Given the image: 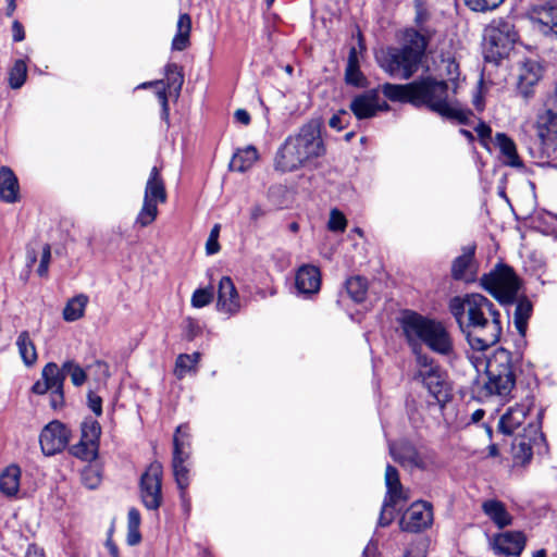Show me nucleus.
<instances>
[{"instance_id": "7ed1b4c3", "label": "nucleus", "mask_w": 557, "mask_h": 557, "mask_svg": "<svg viewBox=\"0 0 557 557\" xmlns=\"http://www.w3.org/2000/svg\"><path fill=\"white\" fill-rule=\"evenodd\" d=\"M321 129L322 122L312 119L288 135L275 152L274 170L281 173L296 172L323 157L326 148Z\"/></svg>"}, {"instance_id": "39448f33", "label": "nucleus", "mask_w": 557, "mask_h": 557, "mask_svg": "<svg viewBox=\"0 0 557 557\" xmlns=\"http://www.w3.org/2000/svg\"><path fill=\"white\" fill-rule=\"evenodd\" d=\"M486 374L487 381L482 387V394L506 399L516 384L511 352L505 348H497L486 360Z\"/></svg>"}, {"instance_id": "cd10ccee", "label": "nucleus", "mask_w": 557, "mask_h": 557, "mask_svg": "<svg viewBox=\"0 0 557 557\" xmlns=\"http://www.w3.org/2000/svg\"><path fill=\"white\" fill-rule=\"evenodd\" d=\"M475 246H467L462 249V253L457 257L451 265V275L455 280H468L471 274Z\"/></svg>"}, {"instance_id": "2eb2a0df", "label": "nucleus", "mask_w": 557, "mask_h": 557, "mask_svg": "<svg viewBox=\"0 0 557 557\" xmlns=\"http://www.w3.org/2000/svg\"><path fill=\"white\" fill-rule=\"evenodd\" d=\"M358 120L374 117L377 112L388 109V104L380 98L376 90H368L356 96L349 106Z\"/></svg>"}, {"instance_id": "e433bc0d", "label": "nucleus", "mask_w": 557, "mask_h": 557, "mask_svg": "<svg viewBox=\"0 0 557 557\" xmlns=\"http://www.w3.org/2000/svg\"><path fill=\"white\" fill-rule=\"evenodd\" d=\"M532 313V305L529 300L523 299L517 302L513 313V322L520 335H524L527 331L528 320Z\"/></svg>"}, {"instance_id": "37998d69", "label": "nucleus", "mask_w": 557, "mask_h": 557, "mask_svg": "<svg viewBox=\"0 0 557 557\" xmlns=\"http://www.w3.org/2000/svg\"><path fill=\"white\" fill-rule=\"evenodd\" d=\"M98 446L91 442L81 440L76 445L71 448L72 454L82 460H94L98 456Z\"/></svg>"}, {"instance_id": "9d476101", "label": "nucleus", "mask_w": 557, "mask_h": 557, "mask_svg": "<svg viewBox=\"0 0 557 557\" xmlns=\"http://www.w3.org/2000/svg\"><path fill=\"white\" fill-rule=\"evenodd\" d=\"M381 67L391 76L409 79L419 69L416 55L399 47H389L376 54Z\"/></svg>"}, {"instance_id": "13d9d810", "label": "nucleus", "mask_w": 557, "mask_h": 557, "mask_svg": "<svg viewBox=\"0 0 557 557\" xmlns=\"http://www.w3.org/2000/svg\"><path fill=\"white\" fill-rule=\"evenodd\" d=\"M474 131L476 132L481 140V144L484 147H487L488 140L491 139L492 135V128L490 127V125H487L485 122L480 121L478 125L474 127Z\"/></svg>"}, {"instance_id": "c9c22d12", "label": "nucleus", "mask_w": 557, "mask_h": 557, "mask_svg": "<svg viewBox=\"0 0 557 557\" xmlns=\"http://www.w3.org/2000/svg\"><path fill=\"white\" fill-rule=\"evenodd\" d=\"M191 437L189 426L181 424L176 428L173 436V456H190Z\"/></svg>"}, {"instance_id": "774afa93", "label": "nucleus", "mask_w": 557, "mask_h": 557, "mask_svg": "<svg viewBox=\"0 0 557 557\" xmlns=\"http://www.w3.org/2000/svg\"><path fill=\"white\" fill-rule=\"evenodd\" d=\"M362 557H379L377 544L373 540L364 547Z\"/></svg>"}, {"instance_id": "49530a36", "label": "nucleus", "mask_w": 557, "mask_h": 557, "mask_svg": "<svg viewBox=\"0 0 557 557\" xmlns=\"http://www.w3.org/2000/svg\"><path fill=\"white\" fill-rule=\"evenodd\" d=\"M466 7L479 13H485L488 11H494L499 8L505 0H463Z\"/></svg>"}, {"instance_id": "f03ea898", "label": "nucleus", "mask_w": 557, "mask_h": 557, "mask_svg": "<svg viewBox=\"0 0 557 557\" xmlns=\"http://www.w3.org/2000/svg\"><path fill=\"white\" fill-rule=\"evenodd\" d=\"M448 84L432 77H424L406 85L384 84L382 91L391 101L409 102L416 107L425 106L442 117L459 124H470L471 110L449 95Z\"/></svg>"}, {"instance_id": "1a4fd4ad", "label": "nucleus", "mask_w": 557, "mask_h": 557, "mask_svg": "<svg viewBox=\"0 0 557 557\" xmlns=\"http://www.w3.org/2000/svg\"><path fill=\"white\" fill-rule=\"evenodd\" d=\"M166 201V191L160 171L153 166L145 187L143 206L135 219V225L147 227L152 224L159 213L158 205Z\"/></svg>"}, {"instance_id": "393cba45", "label": "nucleus", "mask_w": 557, "mask_h": 557, "mask_svg": "<svg viewBox=\"0 0 557 557\" xmlns=\"http://www.w3.org/2000/svg\"><path fill=\"white\" fill-rule=\"evenodd\" d=\"M20 185L16 175L9 166L0 168V199L7 203L18 200Z\"/></svg>"}, {"instance_id": "680f3d73", "label": "nucleus", "mask_w": 557, "mask_h": 557, "mask_svg": "<svg viewBox=\"0 0 557 557\" xmlns=\"http://www.w3.org/2000/svg\"><path fill=\"white\" fill-rule=\"evenodd\" d=\"M141 522L140 512L136 508H131L127 513V528L139 529Z\"/></svg>"}, {"instance_id": "a211bd4d", "label": "nucleus", "mask_w": 557, "mask_h": 557, "mask_svg": "<svg viewBox=\"0 0 557 557\" xmlns=\"http://www.w3.org/2000/svg\"><path fill=\"white\" fill-rule=\"evenodd\" d=\"M240 297L228 276H223L219 282L216 309L228 315L236 314L240 310Z\"/></svg>"}, {"instance_id": "ea45409f", "label": "nucleus", "mask_w": 557, "mask_h": 557, "mask_svg": "<svg viewBox=\"0 0 557 557\" xmlns=\"http://www.w3.org/2000/svg\"><path fill=\"white\" fill-rule=\"evenodd\" d=\"M82 483L89 490L97 488L102 481V469L97 463L86 466L81 473Z\"/></svg>"}, {"instance_id": "2f4dec72", "label": "nucleus", "mask_w": 557, "mask_h": 557, "mask_svg": "<svg viewBox=\"0 0 557 557\" xmlns=\"http://www.w3.org/2000/svg\"><path fill=\"white\" fill-rule=\"evenodd\" d=\"M41 379L48 382L51 389H57L55 396L60 400L62 398V388L65 380L63 366L60 368L54 362L47 363L41 371Z\"/></svg>"}, {"instance_id": "aec40b11", "label": "nucleus", "mask_w": 557, "mask_h": 557, "mask_svg": "<svg viewBox=\"0 0 557 557\" xmlns=\"http://www.w3.org/2000/svg\"><path fill=\"white\" fill-rule=\"evenodd\" d=\"M529 411V404H519L508 408L499 420L498 430L506 435H512L516 432L520 433V431L523 433V424ZM525 428H528V424Z\"/></svg>"}, {"instance_id": "6e6d98bb", "label": "nucleus", "mask_w": 557, "mask_h": 557, "mask_svg": "<svg viewBox=\"0 0 557 557\" xmlns=\"http://www.w3.org/2000/svg\"><path fill=\"white\" fill-rule=\"evenodd\" d=\"M50 261H51V248L48 244H46L42 248L40 263L37 269V273L39 276H47Z\"/></svg>"}, {"instance_id": "f257e3e1", "label": "nucleus", "mask_w": 557, "mask_h": 557, "mask_svg": "<svg viewBox=\"0 0 557 557\" xmlns=\"http://www.w3.org/2000/svg\"><path fill=\"white\" fill-rule=\"evenodd\" d=\"M448 308L473 350L483 351L500 339V313L485 296L478 293L455 296Z\"/></svg>"}, {"instance_id": "e2e57ef3", "label": "nucleus", "mask_w": 557, "mask_h": 557, "mask_svg": "<svg viewBox=\"0 0 557 557\" xmlns=\"http://www.w3.org/2000/svg\"><path fill=\"white\" fill-rule=\"evenodd\" d=\"M388 508L389 507H385V503L383 502L381 515H380L379 522H377L380 527L389 525L394 519V512H393V510L388 511Z\"/></svg>"}, {"instance_id": "58836bf2", "label": "nucleus", "mask_w": 557, "mask_h": 557, "mask_svg": "<svg viewBox=\"0 0 557 557\" xmlns=\"http://www.w3.org/2000/svg\"><path fill=\"white\" fill-rule=\"evenodd\" d=\"M346 290L355 302H362L366 299L368 284L366 278L354 276L346 281Z\"/></svg>"}, {"instance_id": "6e6552de", "label": "nucleus", "mask_w": 557, "mask_h": 557, "mask_svg": "<svg viewBox=\"0 0 557 557\" xmlns=\"http://www.w3.org/2000/svg\"><path fill=\"white\" fill-rule=\"evenodd\" d=\"M414 379L423 384L428 392L438 401L449 398V386L445 373L430 355H419L416 360Z\"/></svg>"}, {"instance_id": "bf43d9fd", "label": "nucleus", "mask_w": 557, "mask_h": 557, "mask_svg": "<svg viewBox=\"0 0 557 557\" xmlns=\"http://www.w3.org/2000/svg\"><path fill=\"white\" fill-rule=\"evenodd\" d=\"M399 483L400 479L398 470L395 467L387 465L385 470L386 490H391V486L399 485Z\"/></svg>"}, {"instance_id": "5fc2aeb1", "label": "nucleus", "mask_w": 557, "mask_h": 557, "mask_svg": "<svg viewBox=\"0 0 557 557\" xmlns=\"http://www.w3.org/2000/svg\"><path fill=\"white\" fill-rule=\"evenodd\" d=\"M219 233H220V225L215 224L212 227L210 235L206 243V250H207L208 255H214L219 251V249H220V245L218 243Z\"/></svg>"}, {"instance_id": "603ef678", "label": "nucleus", "mask_w": 557, "mask_h": 557, "mask_svg": "<svg viewBox=\"0 0 557 557\" xmlns=\"http://www.w3.org/2000/svg\"><path fill=\"white\" fill-rule=\"evenodd\" d=\"M347 226V220L345 215L337 209H332L330 213V220L327 227L332 232H344Z\"/></svg>"}, {"instance_id": "473e14b6", "label": "nucleus", "mask_w": 557, "mask_h": 557, "mask_svg": "<svg viewBox=\"0 0 557 557\" xmlns=\"http://www.w3.org/2000/svg\"><path fill=\"white\" fill-rule=\"evenodd\" d=\"M176 28V35L172 40V49L183 51L189 44V34L191 29V20L187 13H183L178 16Z\"/></svg>"}, {"instance_id": "a19ab883", "label": "nucleus", "mask_w": 557, "mask_h": 557, "mask_svg": "<svg viewBox=\"0 0 557 557\" xmlns=\"http://www.w3.org/2000/svg\"><path fill=\"white\" fill-rule=\"evenodd\" d=\"M164 71L168 87L170 89H173L176 92V95H178L184 83L182 67L176 63H169L166 64Z\"/></svg>"}, {"instance_id": "f704fd0d", "label": "nucleus", "mask_w": 557, "mask_h": 557, "mask_svg": "<svg viewBox=\"0 0 557 557\" xmlns=\"http://www.w3.org/2000/svg\"><path fill=\"white\" fill-rule=\"evenodd\" d=\"M16 346L18 349V354L27 367H32L37 361V350L34 342L32 341L29 333L27 331H23L18 334L16 339Z\"/></svg>"}, {"instance_id": "3c124183", "label": "nucleus", "mask_w": 557, "mask_h": 557, "mask_svg": "<svg viewBox=\"0 0 557 557\" xmlns=\"http://www.w3.org/2000/svg\"><path fill=\"white\" fill-rule=\"evenodd\" d=\"M359 76L358 59L356 49L352 48L349 52L347 67H346V79L348 83L357 84Z\"/></svg>"}, {"instance_id": "72a5a7b5", "label": "nucleus", "mask_w": 557, "mask_h": 557, "mask_svg": "<svg viewBox=\"0 0 557 557\" xmlns=\"http://www.w3.org/2000/svg\"><path fill=\"white\" fill-rule=\"evenodd\" d=\"M88 301V296L85 294H79L69 299L63 309V319L66 322L79 320L85 313Z\"/></svg>"}, {"instance_id": "09e8293b", "label": "nucleus", "mask_w": 557, "mask_h": 557, "mask_svg": "<svg viewBox=\"0 0 557 557\" xmlns=\"http://www.w3.org/2000/svg\"><path fill=\"white\" fill-rule=\"evenodd\" d=\"M414 23L422 32L430 35V30L424 27L425 23L430 18V13L428 11L425 0H414Z\"/></svg>"}, {"instance_id": "5701e85b", "label": "nucleus", "mask_w": 557, "mask_h": 557, "mask_svg": "<svg viewBox=\"0 0 557 557\" xmlns=\"http://www.w3.org/2000/svg\"><path fill=\"white\" fill-rule=\"evenodd\" d=\"M189 457L173 456L172 457V469L176 485L180 490V498L186 510H189L190 500L187 494L189 486V469L185 465Z\"/></svg>"}, {"instance_id": "a18cd8bd", "label": "nucleus", "mask_w": 557, "mask_h": 557, "mask_svg": "<svg viewBox=\"0 0 557 557\" xmlns=\"http://www.w3.org/2000/svg\"><path fill=\"white\" fill-rule=\"evenodd\" d=\"M63 371H65V376H71V381L75 386H82L86 382L87 375L85 370L72 360L63 363Z\"/></svg>"}, {"instance_id": "b1692460", "label": "nucleus", "mask_w": 557, "mask_h": 557, "mask_svg": "<svg viewBox=\"0 0 557 557\" xmlns=\"http://www.w3.org/2000/svg\"><path fill=\"white\" fill-rule=\"evenodd\" d=\"M431 34L421 29L407 28L404 33V45L401 49H406L421 62L429 45Z\"/></svg>"}, {"instance_id": "ddd939ff", "label": "nucleus", "mask_w": 557, "mask_h": 557, "mask_svg": "<svg viewBox=\"0 0 557 557\" xmlns=\"http://www.w3.org/2000/svg\"><path fill=\"white\" fill-rule=\"evenodd\" d=\"M433 523V507L428 502L413 503L400 520V527L407 532H420Z\"/></svg>"}, {"instance_id": "c85d7f7f", "label": "nucleus", "mask_w": 557, "mask_h": 557, "mask_svg": "<svg viewBox=\"0 0 557 557\" xmlns=\"http://www.w3.org/2000/svg\"><path fill=\"white\" fill-rule=\"evenodd\" d=\"M21 469L10 465L0 474V491L8 497H14L20 491Z\"/></svg>"}, {"instance_id": "4c0bfd02", "label": "nucleus", "mask_w": 557, "mask_h": 557, "mask_svg": "<svg viewBox=\"0 0 557 557\" xmlns=\"http://www.w3.org/2000/svg\"><path fill=\"white\" fill-rule=\"evenodd\" d=\"M200 354L194 352L191 355L181 354L176 358L174 373L178 379H183L187 373L195 371L199 362Z\"/></svg>"}, {"instance_id": "79ce46f5", "label": "nucleus", "mask_w": 557, "mask_h": 557, "mask_svg": "<svg viewBox=\"0 0 557 557\" xmlns=\"http://www.w3.org/2000/svg\"><path fill=\"white\" fill-rule=\"evenodd\" d=\"M27 76V66L25 61L23 60H16L14 62V65L9 72V84L11 88L18 89L21 88Z\"/></svg>"}, {"instance_id": "c03bdc74", "label": "nucleus", "mask_w": 557, "mask_h": 557, "mask_svg": "<svg viewBox=\"0 0 557 557\" xmlns=\"http://www.w3.org/2000/svg\"><path fill=\"white\" fill-rule=\"evenodd\" d=\"M100 434L101 428L98 421L90 419L83 422L81 440L91 442V444L99 447Z\"/></svg>"}, {"instance_id": "0e129e2a", "label": "nucleus", "mask_w": 557, "mask_h": 557, "mask_svg": "<svg viewBox=\"0 0 557 557\" xmlns=\"http://www.w3.org/2000/svg\"><path fill=\"white\" fill-rule=\"evenodd\" d=\"M157 97L162 107V117L164 120H168L169 119V102H168V96H166V91H165L164 87L157 92Z\"/></svg>"}, {"instance_id": "7c9ffc66", "label": "nucleus", "mask_w": 557, "mask_h": 557, "mask_svg": "<svg viewBox=\"0 0 557 557\" xmlns=\"http://www.w3.org/2000/svg\"><path fill=\"white\" fill-rule=\"evenodd\" d=\"M495 141L504 157L505 164L512 168H518L522 165V162L520 161L519 156L517 153L516 144L511 138H509L504 133H497L495 136Z\"/></svg>"}, {"instance_id": "423d86ee", "label": "nucleus", "mask_w": 557, "mask_h": 557, "mask_svg": "<svg viewBox=\"0 0 557 557\" xmlns=\"http://www.w3.org/2000/svg\"><path fill=\"white\" fill-rule=\"evenodd\" d=\"M515 26L503 18L494 20L484 29L483 50L487 62L497 63L505 58L516 42Z\"/></svg>"}, {"instance_id": "0eeeda50", "label": "nucleus", "mask_w": 557, "mask_h": 557, "mask_svg": "<svg viewBox=\"0 0 557 557\" xmlns=\"http://www.w3.org/2000/svg\"><path fill=\"white\" fill-rule=\"evenodd\" d=\"M481 286L502 304H512L518 295L520 282L507 264L497 263L480 278Z\"/></svg>"}, {"instance_id": "052dcab7", "label": "nucleus", "mask_w": 557, "mask_h": 557, "mask_svg": "<svg viewBox=\"0 0 557 557\" xmlns=\"http://www.w3.org/2000/svg\"><path fill=\"white\" fill-rule=\"evenodd\" d=\"M88 407L96 416H101L102 413V399L100 396L96 395L92 392L88 393Z\"/></svg>"}, {"instance_id": "f8f14e48", "label": "nucleus", "mask_w": 557, "mask_h": 557, "mask_svg": "<svg viewBox=\"0 0 557 557\" xmlns=\"http://www.w3.org/2000/svg\"><path fill=\"white\" fill-rule=\"evenodd\" d=\"M70 441V431L58 421H51L41 431L39 443L46 456H52L62 451Z\"/></svg>"}, {"instance_id": "4be33fe9", "label": "nucleus", "mask_w": 557, "mask_h": 557, "mask_svg": "<svg viewBox=\"0 0 557 557\" xmlns=\"http://www.w3.org/2000/svg\"><path fill=\"white\" fill-rule=\"evenodd\" d=\"M536 132L542 145L550 146L557 144V111L548 108L539 114L536 120Z\"/></svg>"}, {"instance_id": "412c9836", "label": "nucleus", "mask_w": 557, "mask_h": 557, "mask_svg": "<svg viewBox=\"0 0 557 557\" xmlns=\"http://www.w3.org/2000/svg\"><path fill=\"white\" fill-rule=\"evenodd\" d=\"M295 286L297 292L304 296L317 294L321 286L319 268L311 264L301 265L296 273Z\"/></svg>"}, {"instance_id": "8fccbe9b", "label": "nucleus", "mask_w": 557, "mask_h": 557, "mask_svg": "<svg viewBox=\"0 0 557 557\" xmlns=\"http://www.w3.org/2000/svg\"><path fill=\"white\" fill-rule=\"evenodd\" d=\"M408 496L401 485L391 486V490H387L386 496L384 498L385 507H395L398 502L407 500Z\"/></svg>"}, {"instance_id": "864d4df0", "label": "nucleus", "mask_w": 557, "mask_h": 557, "mask_svg": "<svg viewBox=\"0 0 557 557\" xmlns=\"http://www.w3.org/2000/svg\"><path fill=\"white\" fill-rule=\"evenodd\" d=\"M349 113L346 110H339L330 119V126L336 131H343L349 125Z\"/></svg>"}, {"instance_id": "de8ad7c7", "label": "nucleus", "mask_w": 557, "mask_h": 557, "mask_svg": "<svg viewBox=\"0 0 557 557\" xmlns=\"http://www.w3.org/2000/svg\"><path fill=\"white\" fill-rule=\"evenodd\" d=\"M213 288L211 286L205 288H197L190 298V304L194 308H203L213 300Z\"/></svg>"}, {"instance_id": "f3484780", "label": "nucleus", "mask_w": 557, "mask_h": 557, "mask_svg": "<svg viewBox=\"0 0 557 557\" xmlns=\"http://www.w3.org/2000/svg\"><path fill=\"white\" fill-rule=\"evenodd\" d=\"M392 458L404 468L424 469L426 462L423 456L408 441H399L388 444Z\"/></svg>"}, {"instance_id": "4d7b16f0", "label": "nucleus", "mask_w": 557, "mask_h": 557, "mask_svg": "<svg viewBox=\"0 0 557 557\" xmlns=\"http://www.w3.org/2000/svg\"><path fill=\"white\" fill-rule=\"evenodd\" d=\"M184 323L187 339L193 341L201 333V326L197 320L187 318Z\"/></svg>"}, {"instance_id": "338daca9", "label": "nucleus", "mask_w": 557, "mask_h": 557, "mask_svg": "<svg viewBox=\"0 0 557 557\" xmlns=\"http://www.w3.org/2000/svg\"><path fill=\"white\" fill-rule=\"evenodd\" d=\"M32 391L35 393V394H38V395H44L46 394L48 391H51V387L49 386L48 382L46 380H39L37 381L33 387H32Z\"/></svg>"}, {"instance_id": "c756f323", "label": "nucleus", "mask_w": 557, "mask_h": 557, "mask_svg": "<svg viewBox=\"0 0 557 557\" xmlns=\"http://www.w3.org/2000/svg\"><path fill=\"white\" fill-rule=\"evenodd\" d=\"M259 159V152L257 148L249 145L243 149H238L230 162V169L237 172H246L249 170L256 161Z\"/></svg>"}, {"instance_id": "bb28decb", "label": "nucleus", "mask_w": 557, "mask_h": 557, "mask_svg": "<svg viewBox=\"0 0 557 557\" xmlns=\"http://www.w3.org/2000/svg\"><path fill=\"white\" fill-rule=\"evenodd\" d=\"M482 510L498 529H504L512 523V516L500 500L487 499L483 502Z\"/></svg>"}, {"instance_id": "4468645a", "label": "nucleus", "mask_w": 557, "mask_h": 557, "mask_svg": "<svg viewBox=\"0 0 557 557\" xmlns=\"http://www.w3.org/2000/svg\"><path fill=\"white\" fill-rule=\"evenodd\" d=\"M525 543L527 537L521 531H506L492 537L491 547L497 556L520 557Z\"/></svg>"}, {"instance_id": "6ab92c4d", "label": "nucleus", "mask_w": 557, "mask_h": 557, "mask_svg": "<svg viewBox=\"0 0 557 557\" xmlns=\"http://www.w3.org/2000/svg\"><path fill=\"white\" fill-rule=\"evenodd\" d=\"M542 77V67L535 60L523 61L518 70V92L523 98H529L533 95L534 86Z\"/></svg>"}, {"instance_id": "dca6fc26", "label": "nucleus", "mask_w": 557, "mask_h": 557, "mask_svg": "<svg viewBox=\"0 0 557 557\" xmlns=\"http://www.w3.org/2000/svg\"><path fill=\"white\" fill-rule=\"evenodd\" d=\"M542 437L540 422H528V428H523L521 437L516 438L512 444L515 460L521 463L530 461L533 456L532 445Z\"/></svg>"}, {"instance_id": "9b49d317", "label": "nucleus", "mask_w": 557, "mask_h": 557, "mask_svg": "<svg viewBox=\"0 0 557 557\" xmlns=\"http://www.w3.org/2000/svg\"><path fill=\"white\" fill-rule=\"evenodd\" d=\"M162 478L163 467L159 461L151 462L140 476V499L148 510H158L162 505Z\"/></svg>"}, {"instance_id": "20e7f679", "label": "nucleus", "mask_w": 557, "mask_h": 557, "mask_svg": "<svg viewBox=\"0 0 557 557\" xmlns=\"http://www.w3.org/2000/svg\"><path fill=\"white\" fill-rule=\"evenodd\" d=\"M398 325L416 360L419 355H426L422 350L424 346L443 357L450 358L455 355L454 339L443 322L405 310L398 318Z\"/></svg>"}, {"instance_id": "a878e982", "label": "nucleus", "mask_w": 557, "mask_h": 557, "mask_svg": "<svg viewBox=\"0 0 557 557\" xmlns=\"http://www.w3.org/2000/svg\"><path fill=\"white\" fill-rule=\"evenodd\" d=\"M533 18L543 26L545 34L550 33L557 37V0L534 8Z\"/></svg>"}, {"instance_id": "69168bd1", "label": "nucleus", "mask_w": 557, "mask_h": 557, "mask_svg": "<svg viewBox=\"0 0 557 557\" xmlns=\"http://www.w3.org/2000/svg\"><path fill=\"white\" fill-rule=\"evenodd\" d=\"M12 33H13V40L16 42L22 41L25 38L23 25L17 21L13 22Z\"/></svg>"}]
</instances>
